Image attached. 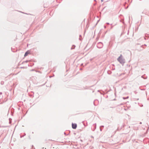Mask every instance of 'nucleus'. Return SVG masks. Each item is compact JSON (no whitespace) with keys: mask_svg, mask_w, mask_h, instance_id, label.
Masks as SVG:
<instances>
[{"mask_svg":"<svg viewBox=\"0 0 149 149\" xmlns=\"http://www.w3.org/2000/svg\"><path fill=\"white\" fill-rule=\"evenodd\" d=\"M118 60L120 62V63L123 64L125 62V60L123 58L122 55H121L118 58Z\"/></svg>","mask_w":149,"mask_h":149,"instance_id":"f257e3e1","label":"nucleus"},{"mask_svg":"<svg viewBox=\"0 0 149 149\" xmlns=\"http://www.w3.org/2000/svg\"><path fill=\"white\" fill-rule=\"evenodd\" d=\"M77 125L76 124H72V128L73 129H75L77 127Z\"/></svg>","mask_w":149,"mask_h":149,"instance_id":"f03ea898","label":"nucleus"},{"mask_svg":"<svg viewBox=\"0 0 149 149\" xmlns=\"http://www.w3.org/2000/svg\"><path fill=\"white\" fill-rule=\"evenodd\" d=\"M30 51H28L25 53L24 56V57H26L28 55V54H30Z\"/></svg>","mask_w":149,"mask_h":149,"instance_id":"7ed1b4c3","label":"nucleus"}]
</instances>
